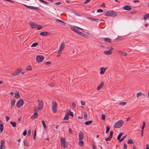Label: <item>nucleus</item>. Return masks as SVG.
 Returning <instances> with one entry per match:
<instances>
[{
	"instance_id": "obj_1",
	"label": "nucleus",
	"mask_w": 149,
	"mask_h": 149,
	"mask_svg": "<svg viewBox=\"0 0 149 149\" xmlns=\"http://www.w3.org/2000/svg\"><path fill=\"white\" fill-rule=\"evenodd\" d=\"M104 15L105 16L116 17L117 14L115 11L112 10H109L107 12L104 13Z\"/></svg>"
},
{
	"instance_id": "obj_2",
	"label": "nucleus",
	"mask_w": 149,
	"mask_h": 149,
	"mask_svg": "<svg viewBox=\"0 0 149 149\" xmlns=\"http://www.w3.org/2000/svg\"><path fill=\"white\" fill-rule=\"evenodd\" d=\"M52 108L53 113H56L57 109V104L54 101H52Z\"/></svg>"
},
{
	"instance_id": "obj_3",
	"label": "nucleus",
	"mask_w": 149,
	"mask_h": 149,
	"mask_svg": "<svg viewBox=\"0 0 149 149\" xmlns=\"http://www.w3.org/2000/svg\"><path fill=\"white\" fill-rule=\"evenodd\" d=\"M123 124V120H120L114 124V127L116 128H119L121 127Z\"/></svg>"
},
{
	"instance_id": "obj_4",
	"label": "nucleus",
	"mask_w": 149,
	"mask_h": 149,
	"mask_svg": "<svg viewBox=\"0 0 149 149\" xmlns=\"http://www.w3.org/2000/svg\"><path fill=\"white\" fill-rule=\"evenodd\" d=\"M37 109L36 107H34V114L32 115L31 117V118L32 119H34L35 118H37L38 117V113L37 112Z\"/></svg>"
},
{
	"instance_id": "obj_5",
	"label": "nucleus",
	"mask_w": 149,
	"mask_h": 149,
	"mask_svg": "<svg viewBox=\"0 0 149 149\" xmlns=\"http://www.w3.org/2000/svg\"><path fill=\"white\" fill-rule=\"evenodd\" d=\"M38 109L41 110L43 108V103L42 100L40 101L39 100H38Z\"/></svg>"
},
{
	"instance_id": "obj_6",
	"label": "nucleus",
	"mask_w": 149,
	"mask_h": 149,
	"mask_svg": "<svg viewBox=\"0 0 149 149\" xmlns=\"http://www.w3.org/2000/svg\"><path fill=\"white\" fill-rule=\"evenodd\" d=\"M44 59L43 56L41 55H38L36 57V61L38 63H40Z\"/></svg>"
},
{
	"instance_id": "obj_7",
	"label": "nucleus",
	"mask_w": 149,
	"mask_h": 149,
	"mask_svg": "<svg viewBox=\"0 0 149 149\" xmlns=\"http://www.w3.org/2000/svg\"><path fill=\"white\" fill-rule=\"evenodd\" d=\"M24 102L22 99H20L16 104V106L18 107H20L23 105Z\"/></svg>"
},
{
	"instance_id": "obj_8",
	"label": "nucleus",
	"mask_w": 149,
	"mask_h": 149,
	"mask_svg": "<svg viewBox=\"0 0 149 149\" xmlns=\"http://www.w3.org/2000/svg\"><path fill=\"white\" fill-rule=\"evenodd\" d=\"M60 141L61 143V146L63 145L64 148H65L67 146V144H65V138L61 137V138Z\"/></svg>"
},
{
	"instance_id": "obj_9",
	"label": "nucleus",
	"mask_w": 149,
	"mask_h": 149,
	"mask_svg": "<svg viewBox=\"0 0 149 149\" xmlns=\"http://www.w3.org/2000/svg\"><path fill=\"white\" fill-rule=\"evenodd\" d=\"M22 70V69L21 68H19L15 72L11 74V75L13 76L17 75L20 73Z\"/></svg>"
},
{
	"instance_id": "obj_10",
	"label": "nucleus",
	"mask_w": 149,
	"mask_h": 149,
	"mask_svg": "<svg viewBox=\"0 0 149 149\" xmlns=\"http://www.w3.org/2000/svg\"><path fill=\"white\" fill-rule=\"evenodd\" d=\"M113 48L112 47H111L110 48L109 50L108 51H105L104 52V54L109 55L111 54L112 52V50L113 49Z\"/></svg>"
},
{
	"instance_id": "obj_11",
	"label": "nucleus",
	"mask_w": 149,
	"mask_h": 149,
	"mask_svg": "<svg viewBox=\"0 0 149 149\" xmlns=\"http://www.w3.org/2000/svg\"><path fill=\"white\" fill-rule=\"evenodd\" d=\"M56 23L62 25H65V23L63 21L58 19H56Z\"/></svg>"
},
{
	"instance_id": "obj_12",
	"label": "nucleus",
	"mask_w": 149,
	"mask_h": 149,
	"mask_svg": "<svg viewBox=\"0 0 149 149\" xmlns=\"http://www.w3.org/2000/svg\"><path fill=\"white\" fill-rule=\"evenodd\" d=\"M0 144V149H6L5 147L4 146L5 141L3 140H1V141Z\"/></svg>"
},
{
	"instance_id": "obj_13",
	"label": "nucleus",
	"mask_w": 149,
	"mask_h": 149,
	"mask_svg": "<svg viewBox=\"0 0 149 149\" xmlns=\"http://www.w3.org/2000/svg\"><path fill=\"white\" fill-rule=\"evenodd\" d=\"M30 26L32 29H34L36 28L38 26V25L33 22H31L30 23Z\"/></svg>"
},
{
	"instance_id": "obj_14",
	"label": "nucleus",
	"mask_w": 149,
	"mask_h": 149,
	"mask_svg": "<svg viewBox=\"0 0 149 149\" xmlns=\"http://www.w3.org/2000/svg\"><path fill=\"white\" fill-rule=\"evenodd\" d=\"M24 5L27 7L28 8H30L31 9H38L39 10H40V9L39 8H38L37 7H35L34 6H28L24 4Z\"/></svg>"
},
{
	"instance_id": "obj_15",
	"label": "nucleus",
	"mask_w": 149,
	"mask_h": 149,
	"mask_svg": "<svg viewBox=\"0 0 149 149\" xmlns=\"http://www.w3.org/2000/svg\"><path fill=\"white\" fill-rule=\"evenodd\" d=\"M137 97H138L140 96H141L143 97V98H144L145 96V95L144 94L142 93L141 92H139L137 93L136 94Z\"/></svg>"
},
{
	"instance_id": "obj_16",
	"label": "nucleus",
	"mask_w": 149,
	"mask_h": 149,
	"mask_svg": "<svg viewBox=\"0 0 149 149\" xmlns=\"http://www.w3.org/2000/svg\"><path fill=\"white\" fill-rule=\"evenodd\" d=\"M79 139L80 140H82L84 138V134L82 132H80L79 135Z\"/></svg>"
},
{
	"instance_id": "obj_17",
	"label": "nucleus",
	"mask_w": 149,
	"mask_h": 149,
	"mask_svg": "<svg viewBox=\"0 0 149 149\" xmlns=\"http://www.w3.org/2000/svg\"><path fill=\"white\" fill-rule=\"evenodd\" d=\"M106 70V68L104 67H101L100 68V73L101 74H104Z\"/></svg>"
},
{
	"instance_id": "obj_18",
	"label": "nucleus",
	"mask_w": 149,
	"mask_h": 149,
	"mask_svg": "<svg viewBox=\"0 0 149 149\" xmlns=\"http://www.w3.org/2000/svg\"><path fill=\"white\" fill-rule=\"evenodd\" d=\"M65 43L64 42H62L61 44V45L60 46V48L59 49H58L60 51H63L64 48L65 47Z\"/></svg>"
},
{
	"instance_id": "obj_19",
	"label": "nucleus",
	"mask_w": 149,
	"mask_h": 149,
	"mask_svg": "<svg viewBox=\"0 0 149 149\" xmlns=\"http://www.w3.org/2000/svg\"><path fill=\"white\" fill-rule=\"evenodd\" d=\"M131 7L130 6L128 5L125 6L123 7L124 10H131Z\"/></svg>"
},
{
	"instance_id": "obj_20",
	"label": "nucleus",
	"mask_w": 149,
	"mask_h": 149,
	"mask_svg": "<svg viewBox=\"0 0 149 149\" xmlns=\"http://www.w3.org/2000/svg\"><path fill=\"white\" fill-rule=\"evenodd\" d=\"M104 83L102 81L100 84L99 86L97 87V90H99L100 89L102 86H104Z\"/></svg>"
},
{
	"instance_id": "obj_21",
	"label": "nucleus",
	"mask_w": 149,
	"mask_h": 149,
	"mask_svg": "<svg viewBox=\"0 0 149 149\" xmlns=\"http://www.w3.org/2000/svg\"><path fill=\"white\" fill-rule=\"evenodd\" d=\"M103 39L105 42H109V43H111V40L109 38H103Z\"/></svg>"
},
{
	"instance_id": "obj_22",
	"label": "nucleus",
	"mask_w": 149,
	"mask_h": 149,
	"mask_svg": "<svg viewBox=\"0 0 149 149\" xmlns=\"http://www.w3.org/2000/svg\"><path fill=\"white\" fill-rule=\"evenodd\" d=\"M40 35L41 36H46L48 35V33L47 32L44 31L40 33Z\"/></svg>"
},
{
	"instance_id": "obj_23",
	"label": "nucleus",
	"mask_w": 149,
	"mask_h": 149,
	"mask_svg": "<svg viewBox=\"0 0 149 149\" xmlns=\"http://www.w3.org/2000/svg\"><path fill=\"white\" fill-rule=\"evenodd\" d=\"M87 18L91 20L92 21H95L96 22H97L98 21V19H93L90 17H88Z\"/></svg>"
},
{
	"instance_id": "obj_24",
	"label": "nucleus",
	"mask_w": 149,
	"mask_h": 149,
	"mask_svg": "<svg viewBox=\"0 0 149 149\" xmlns=\"http://www.w3.org/2000/svg\"><path fill=\"white\" fill-rule=\"evenodd\" d=\"M15 96L16 98L18 99L20 97V96L19 93L18 92L16 93H15Z\"/></svg>"
},
{
	"instance_id": "obj_25",
	"label": "nucleus",
	"mask_w": 149,
	"mask_h": 149,
	"mask_svg": "<svg viewBox=\"0 0 149 149\" xmlns=\"http://www.w3.org/2000/svg\"><path fill=\"white\" fill-rule=\"evenodd\" d=\"M127 143L130 144H133L134 143L133 141L131 139H129L127 141Z\"/></svg>"
},
{
	"instance_id": "obj_26",
	"label": "nucleus",
	"mask_w": 149,
	"mask_h": 149,
	"mask_svg": "<svg viewBox=\"0 0 149 149\" xmlns=\"http://www.w3.org/2000/svg\"><path fill=\"white\" fill-rule=\"evenodd\" d=\"M92 120H90L88 121H87L85 122V123L86 125H88L91 124L92 123Z\"/></svg>"
},
{
	"instance_id": "obj_27",
	"label": "nucleus",
	"mask_w": 149,
	"mask_h": 149,
	"mask_svg": "<svg viewBox=\"0 0 149 149\" xmlns=\"http://www.w3.org/2000/svg\"><path fill=\"white\" fill-rule=\"evenodd\" d=\"M10 123L13 127H15L16 126V123L15 122L11 121H10Z\"/></svg>"
},
{
	"instance_id": "obj_28",
	"label": "nucleus",
	"mask_w": 149,
	"mask_h": 149,
	"mask_svg": "<svg viewBox=\"0 0 149 149\" xmlns=\"http://www.w3.org/2000/svg\"><path fill=\"white\" fill-rule=\"evenodd\" d=\"M0 126V131L1 133L3 131V126L2 123L1 124Z\"/></svg>"
},
{
	"instance_id": "obj_29",
	"label": "nucleus",
	"mask_w": 149,
	"mask_h": 149,
	"mask_svg": "<svg viewBox=\"0 0 149 149\" xmlns=\"http://www.w3.org/2000/svg\"><path fill=\"white\" fill-rule=\"evenodd\" d=\"M15 100H11V102L10 103L11 107H12L14 105Z\"/></svg>"
},
{
	"instance_id": "obj_30",
	"label": "nucleus",
	"mask_w": 149,
	"mask_h": 149,
	"mask_svg": "<svg viewBox=\"0 0 149 149\" xmlns=\"http://www.w3.org/2000/svg\"><path fill=\"white\" fill-rule=\"evenodd\" d=\"M69 118V114L68 113L67 114H65L64 117L63 118L64 120H68Z\"/></svg>"
},
{
	"instance_id": "obj_31",
	"label": "nucleus",
	"mask_w": 149,
	"mask_h": 149,
	"mask_svg": "<svg viewBox=\"0 0 149 149\" xmlns=\"http://www.w3.org/2000/svg\"><path fill=\"white\" fill-rule=\"evenodd\" d=\"M147 18H149V14H146L143 16V19H146Z\"/></svg>"
},
{
	"instance_id": "obj_32",
	"label": "nucleus",
	"mask_w": 149,
	"mask_h": 149,
	"mask_svg": "<svg viewBox=\"0 0 149 149\" xmlns=\"http://www.w3.org/2000/svg\"><path fill=\"white\" fill-rule=\"evenodd\" d=\"M123 134V133H120L117 137V139L118 140H120L121 136Z\"/></svg>"
},
{
	"instance_id": "obj_33",
	"label": "nucleus",
	"mask_w": 149,
	"mask_h": 149,
	"mask_svg": "<svg viewBox=\"0 0 149 149\" xmlns=\"http://www.w3.org/2000/svg\"><path fill=\"white\" fill-rule=\"evenodd\" d=\"M71 29L72 30L77 33L79 31L77 30L74 27L71 28Z\"/></svg>"
},
{
	"instance_id": "obj_34",
	"label": "nucleus",
	"mask_w": 149,
	"mask_h": 149,
	"mask_svg": "<svg viewBox=\"0 0 149 149\" xmlns=\"http://www.w3.org/2000/svg\"><path fill=\"white\" fill-rule=\"evenodd\" d=\"M79 144L81 146L84 145V143L82 140H80L79 141Z\"/></svg>"
},
{
	"instance_id": "obj_35",
	"label": "nucleus",
	"mask_w": 149,
	"mask_h": 149,
	"mask_svg": "<svg viewBox=\"0 0 149 149\" xmlns=\"http://www.w3.org/2000/svg\"><path fill=\"white\" fill-rule=\"evenodd\" d=\"M126 104V102H121L118 104L119 105L122 106H124Z\"/></svg>"
},
{
	"instance_id": "obj_36",
	"label": "nucleus",
	"mask_w": 149,
	"mask_h": 149,
	"mask_svg": "<svg viewBox=\"0 0 149 149\" xmlns=\"http://www.w3.org/2000/svg\"><path fill=\"white\" fill-rule=\"evenodd\" d=\"M84 118L85 120L87 119V113L86 112H84Z\"/></svg>"
},
{
	"instance_id": "obj_37",
	"label": "nucleus",
	"mask_w": 149,
	"mask_h": 149,
	"mask_svg": "<svg viewBox=\"0 0 149 149\" xmlns=\"http://www.w3.org/2000/svg\"><path fill=\"white\" fill-rule=\"evenodd\" d=\"M39 1L41 2L45 3L47 5L48 4V3L47 2L43 0H39Z\"/></svg>"
},
{
	"instance_id": "obj_38",
	"label": "nucleus",
	"mask_w": 149,
	"mask_h": 149,
	"mask_svg": "<svg viewBox=\"0 0 149 149\" xmlns=\"http://www.w3.org/2000/svg\"><path fill=\"white\" fill-rule=\"evenodd\" d=\"M112 137H110V136H109L108 137L106 138L105 139V140L106 141H109L111 140Z\"/></svg>"
},
{
	"instance_id": "obj_39",
	"label": "nucleus",
	"mask_w": 149,
	"mask_h": 149,
	"mask_svg": "<svg viewBox=\"0 0 149 149\" xmlns=\"http://www.w3.org/2000/svg\"><path fill=\"white\" fill-rule=\"evenodd\" d=\"M38 44V43L37 42L33 43L31 45V47H34L36 46Z\"/></svg>"
},
{
	"instance_id": "obj_40",
	"label": "nucleus",
	"mask_w": 149,
	"mask_h": 149,
	"mask_svg": "<svg viewBox=\"0 0 149 149\" xmlns=\"http://www.w3.org/2000/svg\"><path fill=\"white\" fill-rule=\"evenodd\" d=\"M32 69V68L31 67V66L29 65L26 68V70H31Z\"/></svg>"
},
{
	"instance_id": "obj_41",
	"label": "nucleus",
	"mask_w": 149,
	"mask_h": 149,
	"mask_svg": "<svg viewBox=\"0 0 149 149\" xmlns=\"http://www.w3.org/2000/svg\"><path fill=\"white\" fill-rule=\"evenodd\" d=\"M42 124H43V126L44 128H46V124L45 123L44 121L43 120H42Z\"/></svg>"
},
{
	"instance_id": "obj_42",
	"label": "nucleus",
	"mask_w": 149,
	"mask_h": 149,
	"mask_svg": "<svg viewBox=\"0 0 149 149\" xmlns=\"http://www.w3.org/2000/svg\"><path fill=\"white\" fill-rule=\"evenodd\" d=\"M127 53H126L124 52H122L121 55L124 56H126L127 55Z\"/></svg>"
},
{
	"instance_id": "obj_43",
	"label": "nucleus",
	"mask_w": 149,
	"mask_h": 149,
	"mask_svg": "<svg viewBox=\"0 0 149 149\" xmlns=\"http://www.w3.org/2000/svg\"><path fill=\"white\" fill-rule=\"evenodd\" d=\"M77 34L83 36H84L85 35L84 34L82 33L79 31Z\"/></svg>"
},
{
	"instance_id": "obj_44",
	"label": "nucleus",
	"mask_w": 149,
	"mask_h": 149,
	"mask_svg": "<svg viewBox=\"0 0 149 149\" xmlns=\"http://www.w3.org/2000/svg\"><path fill=\"white\" fill-rule=\"evenodd\" d=\"M24 146H28L29 145V144H28L27 142L25 141V140H24Z\"/></svg>"
},
{
	"instance_id": "obj_45",
	"label": "nucleus",
	"mask_w": 149,
	"mask_h": 149,
	"mask_svg": "<svg viewBox=\"0 0 149 149\" xmlns=\"http://www.w3.org/2000/svg\"><path fill=\"white\" fill-rule=\"evenodd\" d=\"M110 130V128L107 126L106 127V134H108Z\"/></svg>"
},
{
	"instance_id": "obj_46",
	"label": "nucleus",
	"mask_w": 149,
	"mask_h": 149,
	"mask_svg": "<svg viewBox=\"0 0 149 149\" xmlns=\"http://www.w3.org/2000/svg\"><path fill=\"white\" fill-rule=\"evenodd\" d=\"M126 137V135H125L124 136H123L122 138L119 140L120 142H121Z\"/></svg>"
},
{
	"instance_id": "obj_47",
	"label": "nucleus",
	"mask_w": 149,
	"mask_h": 149,
	"mask_svg": "<svg viewBox=\"0 0 149 149\" xmlns=\"http://www.w3.org/2000/svg\"><path fill=\"white\" fill-rule=\"evenodd\" d=\"M61 52H62V51H60L59 50H58V54L57 55V56L59 57V56H60L61 55Z\"/></svg>"
},
{
	"instance_id": "obj_48",
	"label": "nucleus",
	"mask_w": 149,
	"mask_h": 149,
	"mask_svg": "<svg viewBox=\"0 0 149 149\" xmlns=\"http://www.w3.org/2000/svg\"><path fill=\"white\" fill-rule=\"evenodd\" d=\"M105 116L104 114H103L102 115L101 118L103 120H104L105 119Z\"/></svg>"
},
{
	"instance_id": "obj_49",
	"label": "nucleus",
	"mask_w": 149,
	"mask_h": 149,
	"mask_svg": "<svg viewBox=\"0 0 149 149\" xmlns=\"http://www.w3.org/2000/svg\"><path fill=\"white\" fill-rule=\"evenodd\" d=\"M145 126V122H143V125L142 127L141 130H143V131L144 128Z\"/></svg>"
},
{
	"instance_id": "obj_50",
	"label": "nucleus",
	"mask_w": 149,
	"mask_h": 149,
	"mask_svg": "<svg viewBox=\"0 0 149 149\" xmlns=\"http://www.w3.org/2000/svg\"><path fill=\"white\" fill-rule=\"evenodd\" d=\"M72 107L73 109L76 107V104L74 102L72 103Z\"/></svg>"
},
{
	"instance_id": "obj_51",
	"label": "nucleus",
	"mask_w": 149,
	"mask_h": 149,
	"mask_svg": "<svg viewBox=\"0 0 149 149\" xmlns=\"http://www.w3.org/2000/svg\"><path fill=\"white\" fill-rule=\"evenodd\" d=\"M36 130L34 133V134L33 135V138L34 139H36Z\"/></svg>"
},
{
	"instance_id": "obj_52",
	"label": "nucleus",
	"mask_w": 149,
	"mask_h": 149,
	"mask_svg": "<svg viewBox=\"0 0 149 149\" xmlns=\"http://www.w3.org/2000/svg\"><path fill=\"white\" fill-rule=\"evenodd\" d=\"M69 111H70L69 114L70 116H71L72 117H73L74 116L73 113L70 111V110H69Z\"/></svg>"
},
{
	"instance_id": "obj_53",
	"label": "nucleus",
	"mask_w": 149,
	"mask_h": 149,
	"mask_svg": "<svg viewBox=\"0 0 149 149\" xmlns=\"http://www.w3.org/2000/svg\"><path fill=\"white\" fill-rule=\"evenodd\" d=\"M36 28H37V30H40V29H41L42 28V26H41L40 25L38 26V27H36Z\"/></svg>"
},
{
	"instance_id": "obj_54",
	"label": "nucleus",
	"mask_w": 149,
	"mask_h": 149,
	"mask_svg": "<svg viewBox=\"0 0 149 149\" xmlns=\"http://www.w3.org/2000/svg\"><path fill=\"white\" fill-rule=\"evenodd\" d=\"M113 131H111L110 132V137H112L113 135Z\"/></svg>"
},
{
	"instance_id": "obj_55",
	"label": "nucleus",
	"mask_w": 149,
	"mask_h": 149,
	"mask_svg": "<svg viewBox=\"0 0 149 149\" xmlns=\"http://www.w3.org/2000/svg\"><path fill=\"white\" fill-rule=\"evenodd\" d=\"M124 149H126L127 148V145L126 143H124Z\"/></svg>"
},
{
	"instance_id": "obj_56",
	"label": "nucleus",
	"mask_w": 149,
	"mask_h": 149,
	"mask_svg": "<svg viewBox=\"0 0 149 149\" xmlns=\"http://www.w3.org/2000/svg\"><path fill=\"white\" fill-rule=\"evenodd\" d=\"M69 134H72V132L71 130V129L70 128H69Z\"/></svg>"
},
{
	"instance_id": "obj_57",
	"label": "nucleus",
	"mask_w": 149,
	"mask_h": 149,
	"mask_svg": "<svg viewBox=\"0 0 149 149\" xmlns=\"http://www.w3.org/2000/svg\"><path fill=\"white\" fill-rule=\"evenodd\" d=\"M103 12V10L101 9H99L97 10V12H101L102 13Z\"/></svg>"
},
{
	"instance_id": "obj_58",
	"label": "nucleus",
	"mask_w": 149,
	"mask_h": 149,
	"mask_svg": "<svg viewBox=\"0 0 149 149\" xmlns=\"http://www.w3.org/2000/svg\"><path fill=\"white\" fill-rule=\"evenodd\" d=\"M31 133V131L30 130H29L28 132V135H30Z\"/></svg>"
},
{
	"instance_id": "obj_59",
	"label": "nucleus",
	"mask_w": 149,
	"mask_h": 149,
	"mask_svg": "<svg viewBox=\"0 0 149 149\" xmlns=\"http://www.w3.org/2000/svg\"><path fill=\"white\" fill-rule=\"evenodd\" d=\"M26 133H27V132H26V130H25L24 132H23V135L24 136H25L26 135Z\"/></svg>"
},
{
	"instance_id": "obj_60",
	"label": "nucleus",
	"mask_w": 149,
	"mask_h": 149,
	"mask_svg": "<svg viewBox=\"0 0 149 149\" xmlns=\"http://www.w3.org/2000/svg\"><path fill=\"white\" fill-rule=\"evenodd\" d=\"M81 103L82 105H84L85 104V102H83L82 101H81Z\"/></svg>"
},
{
	"instance_id": "obj_61",
	"label": "nucleus",
	"mask_w": 149,
	"mask_h": 149,
	"mask_svg": "<svg viewBox=\"0 0 149 149\" xmlns=\"http://www.w3.org/2000/svg\"><path fill=\"white\" fill-rule=\"evenodd\" d=\"M46 65H50L51 64V62L50 61H48L45 63Z\"/></svg>"
},
{
	"instance_id": "obj_62",
	"label": "nucleus",
	"mask_w": 149,
	"mask_h": 149,
	"mask_svg": "<svg viewBox=\"0 0 149 149\" xmlns=\"http://www.w3.org/2000/svg\"><path fill=\"white\" fill-rule=\"evenodd\" d=\"M6 121H8L9 119V117L7 116H6Z\"/></svg>"
},
{
	"instance_id": "obj_63",
	"label": "nucleus",
	"mask_w": 149,
	"mask_h": 149,
	"mask_svg": "<svg viewBox=\"0 0 149 149\" xmlns=\"http://www.w3.org/2000/svg\"><path fill=\"white\" fill-rule=\"evenodd\" d=\"M61 2H56L55 3V4L57 5H58L60 4H61Z\"/></svg>"
},
{
	"instance_id": "obj_64",
	"label": "nucleus",
	"mask_w": 149,
	"mask_h": 149,
	"mask_svg": "<svg viewBox=\"0 0 149 149\" xmlns=\"http://www.w3.org/2000/svg\"><path fill=\"white\" fill-rule=\"evenodd\" d=\"M146 149H149V145L148 144L146 145Z\"/></svg>"
}]
</instances>
